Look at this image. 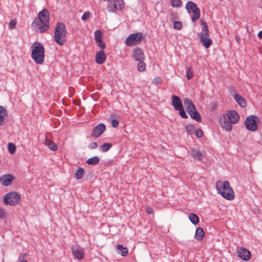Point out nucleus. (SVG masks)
Listing matches in <instances>:
<instances>
[{
    "mask_svg": "<svg viewBox=\"0 0 262 262\" xmlns=\"http://www.w3.org/2000/svg\"><path fill=\"white\" fill-rule=\"evenodd\" d=\"M32 26L37 28L40 33H43L49 29V14L48 10L44 9L39 12L38 18L34 19Z\"/></svg>",
    "mask_w": 262,
    "mask_h": 262,
    "instance_id": "f257e3e1",
    "label": "nucleus"
},
{
    "mask_svg": "<svg viewBox=\"0 0 262 262\" xmlns=\"http://www.w3.org/2000/svg\"><path fill=\"white\" fill-rule=\"evenodd\" d=\"M216 188L219 193L226 200H232L234 198V193L228 181L222 183L217 181L216 183Z\"/></svg>",
    "mask_w": 262,
    "mask_h": 262,
    "instance_id": "f03ea898",
    "label": "nucleus"
},
{
    "mask_svg": "<svg viewBox=\"0 0 262 262\" xmlns=\"http://www.w3.org/2000/svg\"><path fill=\"white\" fill-rule=\"evenodd\" d=\"M67 31L65 25L58 22L55 28L54 40L60 46H63L66 41Z\"/></svg>",
    "mask_w": 262,
    "mask_h": 262,
    "instance_id": "7ed1b4c3",
    "label": "nucleus"
},
{
    "mask_svg": "<svg viewBox=\"0 0 262 262\" xmlns=\"http://www.w3.org/2000/svg\"><path fill=\"white\" fill-rule=\"evenodd\" d=\"M45 48L40 42H36L32 48L31 57L36 63L42 64L45 60Z\"/></svg>",
    "mask_w": 262,
    "mask_h": 262,
    "instance_id": "20e7f679",
    "label": "nucleus"
},
{
    "mask_svg": "<svg viewBox=\"0 0 262 262\" xmlns=\"http://www.w3.org/2000/svg\"><path fill=\"white\" fill-rule=\"evenodd\" d=\"M20 200V195L18 193L11 191L5 195L4 201L6 205L15 206L18 204Z\"/></svg>",
    "mask_w": 262,
    "mask_h": 262,
    "instance_id": "39448f33",
    "label": "nucleus"
},
{
    "mask_svg": "<svg viewBox=\"0 0 262 262\" xmlns=\"http://www.w3.org/2000/svg\"><path fill=\"white\" fill-rule=\"evenodd\" d=\"M142 38L141 33H133L126 38L125 44L128 46H135L140 43Z\"/></svg>",
    "mask_w": 262,
    "mask_h": 262,
    "instance_id": "423d86ee",
    "label": "nucleus"
},
{
    "mask_svg": "<svg viewBox=\"0 0 262 262\" xmlns=\"http://www.w3.org/2000/svg\"><path fill=\"white\" fill-rule=\"evenodd\" d=\"M258 118L255 116H250L247 117L245 121L246 128L249 130L255 131L257 129L256 120Z\"/></svg>",
    "mask_w": 262,
    "mask_h": 262,
    "instance_id": "0eeeda50",
    "label": "nucleus"
},
{
    "mask_svg": "<svg viewBox=\"0 0 262 262\" xmlns=\"http://www.w3.org/2000/svg\"><path fill=\"white\" fill-rule=\"evenodd\" d=\"M105 129V125L103 123H99L93 128L91 136L94 138H98L102 134Z\"/></svg>",
    "mask_w": 262,
    "mask_h": 262,
    "instance_id": "6e6552de",
    "label": "nucleus"
},
{
    "mask_svg": "<svg viewBox=\"0 0 262 262\" xmlns=\"http://www.w3.org/2000/svg\"><path fill=\"white\" fill-rule=\"evenodd\" d=\"M201 25L202 27V32L199 35L200 39L209 38L210 35L209 34V30L206 23L201 19Z\"/></svg>",
    "mask_w": 262,
    "mask_h": 262,
    "instance_id": "1a4fd4ad",
    "label": "nucleus"
},
{
    "mask_svg": "<svg viewBox=\"0 0 262 262\" xmlns=\"http://www.w3.org/2000/svg\"><path fill=\"white\" fill-rule=\"evenodd\" d=\"M227 116L232 124H236L239 119V116L234 110H229L227 113Z\"/></svg>",
    "mask_w": 262,
    "mask_h": 262,
    "instance_id": "9d476101",
    "label": "nucleus"
},
{
    "mask_svg": "<svg viewBox=\"0 0 262 262\" xmlns=\"http://www.w3.org/2000/svg\"><path fill=\"white\" fill-rule=\"evenodd\" d=\"M14 180V177L10 174H4L0 177V183L4 186L10 185Z\"/></svg>",
    "mask_w": 262,
    "mask_h": 262,
    "instance_id": "9b49d317",
    "label": "nucleus"
},
{
    "mask_svg": "<svg viewBox=\"0 0 262 262\" xmlns=\"http://www.w3.org/2000/svg\"><path fill=\"white\" fill-rule=\"evenodd\" d=\"M238 255L245 260H249L251 256V253L249 250L245 248H241L238 251Z\"/></svg>",
    "mask_w": 262,
    "mask_h": 262,
    "instance_id": "f8f14e48",
    "label": "nucleus"
},
{
    "mask_svg": "<svg viewBox=\"0 0 262 262\" xmlns=\"http://www.w3.org/2000/svg\"><path fill=\"white\" fill-rule=\"evenodd\" d=\"M172 105L176 111L183 107L181 99L177 96H172Z\"/></svg>",
    "mask_w": 262,
    "mask_h": 262,
    "instance_id": "ddd939ff",
    "label": "nucleus"
},
{
    "mask_svg": "<svg viewBox=\"0 0 262 262\" xmlns=\"http://www.w3.org/2000/svg\"><path fill=\"white\" fill-rule=\"evenodd\" d=\"M133 57L137 61L144 60V55L140 49L136 48L133 51Z\"/></svg>",
    "mask_w": 262,
    "mask_h": 262,
    "instance_id": "4468645a",
    "label": "nucleus"
},
{
    "mask_svg": "<svg viewBox=\"0 0 262 262\" xmlns=\"http://www.w3.org/2000/svg\"><path fill=\"white\" fill-rule=\"evenodd\" d=\"M95 61L98 64H102L106 59V56L103 50H100L96 54Z\"/></svg>",
    "mask_w": 262,
    "mask_h": 262,
    "instance_id": "2eb2a0df",
    "label": "nucleus"
},
{
    "mask_svg": "<svg viewBox=\"0 0 262 262\" xmlns=\"http://www.w3.org/2000/svg\"><path fill=\"white\" fill-rule=\"evenodd\" d=\"M190 117L196 121L198 122H201L202 121V118L199 113L196 111L195 107L194 110H191V111H189L187 112Z\"/></svg>",
    "mask_w": 262,
    "mask_h": 262,
    "instance_id": "dca6fc26",
    "label": "nucleus"
},
{
    "mask_svg": "<svg viewBox=\"0 0 262 262\" xmlns=\"http://www.w3.org/2000/svg\"><path fill=\"white\" fill-rule=\"evenodd\" d=\"M72 252L74 257L81 260L83 258L84 252L82 249L79 248H72Z\"/></svg>",
    "mask_w": 262,
    "mask_h": 262,
    "instance_id": "f3484780",
    "label": "nucleus"
},
{
    "mask_svg": "<svg viewBox=\"0 0 262 262\" xmlns=\"http://www.w3.org/2000/svg\"><path fill=\"white\" fill-rule=\"evenodd\" d=\"M190 154L194 160L201 161L202 159L203 154L196 148H192Z\"/></svg>",
    "mask_w": 262,
    "mask_h": 262,
    "instance_id": "a211bd4d",
    "label": "nucleus"
},
{
    "mask_svg": "<svg viewBox=\"0 0 262 262\" xmlns=\"http://www.w3.org/2000/svg\"><path fill=\"white\" fill-rule=\"evenodd\" d=\"M234 98L240 106L245 107L247 105L246 100L239 94H235Z\"/></svg>",
    "mask_w": 262,
    "mask_h": 262,
    "instance_id": "6ab92c4d",
    "label": "nucleus"
},
{
    "mask_svg": "<svg viewBox=\"0 0 262 262\" xmlns=\"http://www.w3.org/2000/svg\"><path fill=\"white\" fill-rule=\"evenodd\" d=\"M204 237V232L202 228L198 227L196 228L195 233V238L198 241H201Z\"/></svg>",
    "mask_w": 262,
    "mask_h": 262,
    "instance_id": "aec40b11",
    "label": "nucleus"
},
{
    "mask_svg": "<svg viewBox=\"0 0 262 262\" xmlns=\"http://www.w3.org/2000/svg\"><path fill=\"white\" fill-rule=\"evenodd\" d=\"M45 144L52 151H55L58 149V146L54 142L51 140H49L48 139H46L45 141Z\"/></svg>",
    "mask_w": 262,
    "mask_h": 262,
    "instance_id": "412c9836",
    "label": "nucleus"
},
{
    "mask_svg": "<svg viewBox=\"0 0 262 262\" xmlns=\"http://www.w3.org/2000/svg\"><path fill=\"white\" fill-rule=\"evenodd\" d=\"M184 104L186 107L187 112H188L189 111H191V110L192 109L194 110L195 106L190 99L185 98L184 100Z\"/></svg>",
    "mask_w": 262,
    "mask_h": 262,
    "instance_id": "4be33fe9",
    "label": "nucleus"
},
{
    "mask_svg": "<svg viewBox=\"0 0 262 262\" xmlns=\"http://www.w3.org/2000/svg\"><path fill=\"white\" fill-rule=\"evenodd\" d=\"M7 116L6 110L3 106H0V125L4 124L5 117Z\"/></svg>",
    "mask_w": 262,
    "mask_h": 262,
    "instance_id": "5701e85b",
    "label": "nucleus"
},
{
    "mask_svg": "<svg viewBox=\"0 0 262 262\" xmlns=\"http://www.w3.org/2000/svg\"><path fill=\"white\" fill-rule=\"evenodd\" d=\"M232 124L230 121H228L227 119L224 118L223 121H221V125L227 131H230L232 129Z\"/></svg>",
    "mask_w": 262,
    "mask_h": 262,
    "instance_id": "b1692460",
    "label": "nucleus"
},
{
    "mask_svg": "<svg viewBox=\"0 0 262 262\" xmlns=\"http://www.w3.org/2000/svg\"><path fill=\"white\" fill-rule=\"evenodd\" d=\"M95 40L97 42H100L103 40V32L99 29L96 30L94 32Z\"/></svg>",
    "mask_w": 262,
    "mask_h": 262,
    "instance_id": "393cba45",
    "label": "nucleus"
},
{
    "mask_svg": "<svg viewBox=\"0 0 262 262\" xmlns=\"http://www.w3.org/2000/svg\"><path fill=\"white\" fill-rule=\"evenodd\" d=\"M197 8V5L192 2H188L186 5V9L189 13L193 12Z\"/></svg>",
    "mask_w": 262,
    "mask_h": 262,
    "instance_id": "a878e982",
    "label": "nucleus"
},
{
    "mask_svg": "<svg viewBox=\"0 0 262 262\" xmlns=\"http://www.w3.org/2000/svg\"><path fill=\"white\" fill-rule=\"evenodd\" d=\"M85 173V171L83 168L79 167L78 170L75 173V178L77 180H80L82 179Z\"/></svg>",
    "mask_w": 262,
    "mask_h": 262,
    "instance_id": "bb28decb",
    "label": "nucleus"
},
{
    "mask_svg": "<svg viewBox=\"0 0 262 262\" xmlns=\"http://www.w3.org/2000/svg\"><path fill=\"white\" fill-rule=\"evenodd\" d=\"M99 161L100 160L98 156H94L88 159L86 161V163L89 165H94L97 164L99 162Z\"/></svg>",
    "mask_w": 262,
    "mask_h": 262,
    "instance_id": "cd10ccee",
    "label": "nucleus"
},
{
    "mask_svg": "<svg viewBox=\"0 0 262 262\" xmlns=\"http://www.w3.org/2000/svg\"><path fill=\"white\" fill-rule=\"evenodd\" d=\"M200 39L202 45L207 49L209 48L212 43V41L210 38H201Z\"/></svg>",
    "mask_w": 262,
    "mask_h": 262,
    "instance_id": "c85d7f7f",
    "label": "nucleus"
},
{
    "mask_svg": "<svg viewBox=\"0 0 262 262\" xmlns=\"http://www.w3.org/2000/svg\"><path fill=\"white\" fill-rule=\"evenodd\" d=\"M189 219L191 222L194 224L196 225L199 222V219L198 216L194 213H190L189 215Z\"/></svg>",
    "mask_w": 262,
    "mask_h": 262,
    "instance_id": "c756f323",
    "label": "nucleus"
},
{
    "mask_svg": "<svg viewBox=\"0 0 262 262\" xmlns=\"http://www.w3.org/2000/svg\"><path fill=\"white\" fill-rule=\"evenodd\" d=\"M193 15L191 17V20L193 22L199 19L200 16V11L198 7L196 9L193 10Z\"/></svg>",
    "mask_w": 262,
    "mask_h": 262,
    "instance_id": "7c9ffc66",
    "label": "nucleus"
},
{
    "mask_svg": "<svg viewBox=\"0 0 262 262\" xmlns=\"http://www.w3.org/2000/svg\"><path fill=\"white\" fill-rule=\"evenodd\" d=\"M117 248L121 251V254L123 256H125L128 253V249L126 247H124L121 245H118Z\"/></svg>",
    "mask_w": 262,
    "mask_h": 262,
    "instance_id": "2f4dec72",
    "label": "nucleus"
},
{
    "mask_svg": "<svg viewBox=\"0 0 262 262\" xmlns=\"http://www.w3.org/2000/svg\"><path fill=\"white\" fill-rule=\"evenodd\" d=\"M185 129L187 134L191 135L194 133L195 127L192 124H189L186 126Z\"/></svg>",
    "mask_w": 262,
    "mask_h": 262,
    "instance_id": "473e14b6",
    "label": "nucleus"
},
{
    "mask_svg": "<svg viewBox=\"0 0 262 262\" xmlns=\"http://www.w3.org/2000/svg\"><path fill=\"white\" fill-rule=\"evenodd\" d=\"M112 146V143H105L100 146V149L102 152H106V151H108Z\"/></svg>",
    "mask_w": 262,
    "mask_h": 262,
    "instance_id": "72a5a7b5",
    "label": "nucleus"
},
{
    "mask_svg": "<svg viewBox=\"0 0 262 262\" xmlns=\"http://www.w3.org/2000/svg\"><path fill=\"white\" fill-rule=\"evenodd\" d=\"M139 61V62L138 63V66H137L138 70L139 72L144 71L146 69L145 63L143 62V60H140Z\"/></svg>",
    "mask_w": 262,
    "mask_h": 262,
    "instance_id": "f704fd0d",
    "label": "nucleus"
},
{
    "mask_svg": "<svg viewBox=\"0 0 262 262\" xmlns=\"http://www.w3.org/2000/svg\"><path fill=\"white\" fill-rule=\"evenodd\" d=\"M8 149L10 154H13L16 150V146L13 143H9L8 144Z\"/></svg>",
    "mask_w": 262,
    "mask_h": 262,
    "instance_id": "c9c22d12",
    "label": "nucleus"
},
{
    "mask_svg": "<svg viewBox=\"0 0 262 262\" xmlns=\"http://www.w3.org/2000/svg\"><path fill=\"white\" fill-rule=\"evenodd\" d=\"M171 6L173 7H180L182 6L181 0H170Z\"/></svg>",
    "mask_w": 262,
    "mask_h": 262,
    "instance_id": "e433bc0d",
    "label": "nucleus"
},
{
    "mask_svg": "<svg viewBox=\"0 0 262 262\" xmlns=\"http://www.w3.org/2000/svg\"><path fill=\"white\" fill-rule=\"evenodd\" d=\"M193 76V72L191 68H188L186 71V77L188 80H190Z\"/></svg>",
    "mask_w": 262,
    "mask_h": 262,
    "instance_id": "4c0bfd02",
    "label": "nucleus"
},
{
    "mask_svg": "<svg viewBox=\"0 0 262 262\" xmlns=\"http://www.w3.org/2000/svg\"><path fill=\"white\" fill-rule=\"evenodd\" d=\"M107 8L111 11H114L118 9V7H117V6H116L115 2L114 3H113V2L109 3L107 4Z\"/></svg>",
    "mask_w": 262,
    "mask_h": 262,
    "instance_id": "58836bf2",
    "label": "nucleus"
},
{
    "mask_svg": "<svg viewBox=\"0 0 262 262\" xmlns=\"http://www.w3.org/2000/svg\"><path fill=\"white\" fill-rule=\"evenodd\" d=\"M114 2L116 6H117L118 9L121 10L123 7L124 2L122 0H116Z\"/></svg>",
    "mask_w": 262,
    "mask_h": 262,
    "instance_id": "ea45409f",
    "label": "nucleus"
},
{
    "mask_svg": "<svg viewBox=\"0 0 262 262\" xmlns=\"http://www.w3.org/2000/svg\"><path fill=\"white\" fill-rule=\"evenodd\" d=\"M173 27L175 29L180 30L182 29V24L181 21H174L173 23Z\"/></svg>",
    "mask_w": 262,
    "mask_h": 262,
    "instance_id": "a19ab883",
    "label": "nucleus"
},
{
    "mask_svg": "<svg viewBox=\"0 0 262 262\" xmlns=\"http://www.w3.org/2000/svg\"><path fill=\"white\" fill-rule=\"evenodd\" d=\"M178 111H179V115L181 116L182 118L184 119L188 118V116L186 115L183 107L180 108V110H178Z\"/></svg>",
    "mask_w": 262,
    "mask_h": 262,
    "instance_id": "79ce46f5",
    "label": "nucleus"
},
{
    "mask_svg": "<svg viewBox=\"0 0 262 262\" xmlns=\"http://www.w3.org/2000/svg\"><path fill=\"white\" fill-rule=\"evenodd\" d=\"M195 134L198 138H200L203 136V131L202 130V129H198L195 131Z\"/></svg>",
    "mask_w": 262,
    "mask_h": 262,
    "instance_id": "37998d69",
    "label": "nucleus"
},
{
    "mask_svg": "<svg viewBox=\"0 0 262 262\" xmlns=\"http://www.w3.org/2000/svg\"><path fill=\"white\" fill-rule=\"evenodd\" d=\"M98 147L97 142H93L89 145V148L91 149H96Z\"/></svg>",
    "mask_w": 262,
    "mask_h": 262,
    "instance_id": "c03bdc74",
    "label": "nucleus"
},
{
    "mask_svg": "<svg viewBox=\"0 0 262 262\" xmlns=\"http://www.w3.org/2000/svg\"><path fill=\"white\" fill-rule=\"evenodd\" d=\"M90 12H85L82 16L81 19L83 20H85L90 16Z\"/></svg>",
    "mask_w": 262,
    "mask_h": 262,
    "instance_id": "a18cd8bd",
    "label": "nucleus"
},
{
    "mask_svg": "<svg viewBox=\"0 0 262 262\" xmlns=\"http://www.w3.org/2000/svg\"><path fill=\"white\" fill-rule=\"evenodd\" d=\"M119 124V122L117 120L113 119L111 121V125L113 127H116Z\"/></svg>",
    "mask_w": 262,
    "mask_h": 262,
    "instance_id": "49530a36",
    "label": "nucleus"
},
{
    "mask_svg": "<svg viewBox=\"0 0 262 262\" xmlns=\"http://www.w3.org/2000/svg\"><path fill=\"white\" fill-rule=\"evenodd\" d=\"M97 46L102 49H103L105 47V43L103 42V40H100V42H97Z\"/></svg>",
    "mask_w": 262,
    "mask_h": 262,
    "instance_id": "de8ad7c7",
    "label": "nucleus"
},
{
    "mask_svg": "<svg viewBox=\"0 0 262 262\" xmlns=\"http://www.w3.org/2000/svg\"><path fill=\"white\" fill-rule=\"evenodd\" d=\"M16 25V23L14 20H11L9 23V27L11 29L14 28Z\"/></svg>",
    "mask_w": 262,
    "mask_h": 262,
    "instance_id": "09e8293b",
    "label": "nucleus"
},
{
    "mask_svg": "<svg viewBox=\"0 0 262 262\" xmlns=\"http://www.w3.org/2000/svg\"><path fill=\"white\" fill-rule=\"evenodd\" d=\"M5 212L3 208H0V219H3L5 216Z\"/></svg>",
    "mask_w": 262,
    "mask_h": 262,
    "instance_id": "8fccbe9b",
    "label": "nucleus"
},
{
    "mask_svg": "<svg viewBox=\"0 0 262 262\" xmlns=\"http://www.w3.org/2000/svg\"><path fill=\"white\" fill-rule=\"evenodd\" d=\"M146 210L148 214H152L154 213V210L150 207H147Z\"/></svg>",
    "mask_w": 262,
    "mask_h": 262,
    "instance_id": "3c124183",
    "label": "nucleus"
},
{
    "mask_svg": "<svg viewBox=\"0 0 262 262\" xmlns=\"http://www.w3.org/2000/svg\"><path fill=\"white\" fill-rule=\"evenodd\" d=\"M159 80H160V78L159 77L155 78L154 79V82H155L156 84H158V83Z\"/></svg>",
    "mask_w": 262,
    "mask_h": 262,
    "instance_id": "603ef678",
    "label": "nucleus"
},
{
    "mask_svg": "<svg viewBox=\"0 0 262 262\" xmlns=\"http://www.w3.org/2000/svg\"><path fill=\"white\" fill-rule=\"evenodd\" d=\"M19 260L20 262H28L27 260L21 258L20 256L19 257Z\"/></svg>",
    "mask_w": 262,
    "mask_h": 262,
    "instance_id": "864d4df0",
    "label": "nucleus"
},
{
    "mask_svg": "<svg viewBox=\"0 0 262 262\" xmlns=\"http://www.w3.org/2000/svg\"><path fill=\"white\" fill-rule=\"evenodd\" d=\"M258 37L260 38H262V31H260L258 33Z\"/></svg>",
    "mask_w": 262,
    "mask_h": 262,
    "instance_id": "5fc2aeb1",
    "label": "nucleus"
},
{
    "mask_svg": "<svg viewBox=\"0 0 262 262\" xmlns=\"http://www.w3.org/2000/svg\"><path fill=\"white\" fill-rule=\"evenodd\" d=\"M235 39L236 40V41L238 42H239L240 40H241V39L238 36H235Z\"/></svg>",
    "mask_w": 262,
    "mask_h": 262,
    "instance_id": "6e6d98bb",
    "label": "nucleus"
},
{
    "mask_svg": "<svg viewBox=\"0 0 262 262\" xmlns=\"http://www.w3.org/2000/svg\"><path fill=\"white\" fill-rule=\"evenodd\" d=\"M108 3H112L115 2V0H106Z\"/></svg>",
    "mask_w": 262,
    "mask_h": 262,
    "instance_id": "4d7b16f0",
    "label": "nucleus"
},
{
    "mask_svg": "<svg viewBox=\"0 0 262 262\" xmlns=\"http://www.w3.org/2000/svg\"><path fill=\"white\" fill-rule=\"evenodd\" d=\"M231 89H233V90H234V89H235L234 87H231Z\"/></svg>",
    "mask_w": 262,
    "mask_h": 262,
    "instance_id": "13d9d810",
    "label": "nucleus"
}]
</instances>
